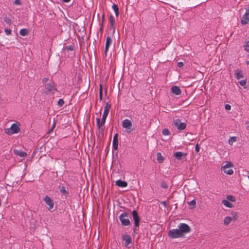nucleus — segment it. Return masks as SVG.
<instances>
[{"label":"nucleus","instance_id":"1","mask_svg":"<svg viewBox=\"0 0 249 249\" xmlns=\"http://www.w3.org/2000/svg\"><path fill=\"white\" fill-rule=\"evenodd\" d=\"M110 107L111 105L108 103H107L104 108V110L101 122L100 118H96V124L98 129H100L102 126L104 125L106 118L108 114Z\"/></svg>","mask_w":249,"mask_h":249},{"label":"nucleus","instance_id":"2","mask_svg":"<svg viewBox=\"0 0 249 249\" xmlns=\"http://www.w3.org/2000/svg\"><path fill=\"white\" fill-rule=\"evenodd\" d=\"M19 124L14 123L13 124L10 128L5 129V133L9 135H11L13 134L19 133L20 131L19 128Z\"/></svg>","mask_w":249,"mask_h":249},{"label":"nucleus","instance_id":"3","mask_svg":"<svg viewBox=\"0 0 249 249\" xmlns=\"http://www.w3.org/2000/svg\"><path fill=\"white\" fill-rule=\"evenodd\" d=\"M129 214L124 212L119 216V219L123 226H127L130 225V221L128 218Z\"/></svg>","mask_w":249,"mask_h":249},{"label":"nucleus","instance_id":"4","mask_svg":"<svg viewBox=\"0 0 249 249\" xmlns=\"http://www.w3.org/2000/svg\"><path fill=\"white\" fill-rule=\"evenodd\" d=\"M168 236L172 238H178L184 237V235L181 233L179 229H172L168 232Z\"/></svg>","mask_w":249,"mask_h":249},{"label":"nucleus","instance_id":"5","mask_svg":"<svg viewBox=\"0 0 249 249\" xmlns=\"http://www.w3.org/2000/svg\"><path fill=\"white\" fill-rule=\"evenodd\" d=\"M132 215L134 221L135 226V227L133 228V232L134 233H136L137 228L139 227L141 219L138 215L137 212L136 210H133L132 211Z\"/></svg>","mask_w":249,"mask_h":249},{"label":"nucleus","instance_id":"6","mask_svg":"<svg viewBox=\"0 0 249 249\" xmlns=\"http://www.w3.org/2000/svg\"><path fill=\"white\" fill-rule=\"evenodd\" d=\"M122 126L124 128L126 129V131L127 133H131V132L133 130L132 123L129 119H124L122 122Z\"/></svg>","mask_w":249,"mask_h":249},{"label":"nucleus","instance_id":"7","mask_svg":"<svg viewBox=\"0 0 249 249\" xmlns=\"http://www.w3.org/2000/svg\"><path fill=\"white\" fill-rule=\"evenodd\" d=\"M178 227L181 233L184 235V234L189 233L191 231V228L188 225L185 223H180Z\"/></svg>","mask_w":249,"mask_h":249},{"label":"nucleus","instance_id":"8","mask_svg":"<svg viewBox=\"0 0 249 249\" xmlns=\"http://www.w3.org/2000/svg\"><path fill=\"white\" fill-rule=\"evenodd\" d=\"M174 124L175 126L179 130H184L186 127V124L182 123L179 119L174 120Z\"/></svg>","mask_w":249,"mask_h":249},{"label":"nucleus","instance_id":"9","mask_svg":"<svg viewBox=\"0 0 249 249\" xmlns=\"http://www.w3.org/2000/svg\"><path fill=\"white\" fill-rule=\"evenodd\" d=\"M123 241L124 242V246L129 248L130 244L132 243V238L131 236L127 234H124L122 236Z\"/></svg>","mask_w":249,"mask_h":249},{"label":"nucleus","instance_id":"10","mask_svg":"<svg viewBox=\"0 0 249 249\" xmlns=\"http://www.w3.org/2000/svg\"><path fill=\"white\" fill-rule=\"evenodd\" d=\"M45 87L51 93H54L57 90V89L53 82L46 84Z\"/></svg>","mask_w":249,"mask_h":249},{"label":"nucleus","instance_id":"11","mask_svg":"<svg viewBox=\"0 0 249 249\" xmlns=\"http://www.w3.org/2000/svg\"><path fill=\"white\" fill-rule=\"evenodd\" d=\"M109 21L110 23L109 26V31L111 34H113L115 32V19L113 16L112 15H110L109 17Z\"/></svg>","mask_w":249,"mask_h":249},{"label":"nucleus","instance_id":"12","mask_svg":"<svg viewBox=\"0 0 249 249\" xmlns=\"http://www.w3.org/2000/svg\"><path fill=\"white\" fill-rule=\"evenodd\" d=\"M112 42V40L110 36H107L106 38L105 48V56H107V53L108 51L109 48L111 45Z\"/></svg>","mask_w":249,"mask_h":249},{"label":"nucleus","instance_id":"13","mask_svg":"<svg viewBox=\"0 0 249 249\" xmlns=\"http://www.w3.org/2000/svg\"><path fill=\"white\" fill-rule=\"evenodd\" d=\"M43 200L49 206L48 209L52 210L54 206L53 200L48 196H46L43 199Z\"/></svg>","mask_w":249,"mask_h":249},{"label":"nucleus","instance_id":"14","mask_svg":"<svg viewBox=\"0 0 249 249\" xmlns=\"http://www.w3.org/2000/svg\"><path fill=\"white\" fill-rule=\"evenodd\" d=\"M113 149L115 150H117L118 148V134L116 133L114 135L113 142H112Z\"/></svg>","mask_w":249,"mask_h":249},{"label":"nucleus","instance_id":"15","mask_svg":"<svg viewBox=\"0 0 249 249\" xmlns=\"http://www.w3.org/2000/svg\"><path fill=\"white\" fill-rule=\"evenodd\" d=\"M249 21V13L246 11V13L243 15L241 18V23L242 25H246L248 23Z\"/></svg>","mask_w":249,"mask_h":249},{"label":"nucleus","instance_id":"16","mask_svg":"<svg viewBox=\"0 0 249 249\" xmlns=\"http://www.w3.org/2000/svg\"><path fill=\"white\" fill-rule=\"evenodd\" d=\"M233 166L234 165L231 162L226 161L225 164L221 166V170H223V171H233L232 169H229L227 171H226V169L228 168L233 167Z\"/></svg>","mask_w":249,"mask_h":249},{"label":"nucleus","instance_id":"17","mask_svg":"<svg viewBox=\"0 0 249 249\" xmlns=\"http://www.w3.org/2000/svg\"><path fill=\"white\" fill-rule=\"evenodd\" d=\"M171 92L176 95H179L181 93V90L180 89L179 87L177 86H174L171 88Z\"/></svg>","mask_w":249,"mask_h":249},{"label":"nucleus","instance_id":"18","mask_svg":"<svg viewBox=\"0 0 249 249\" xmlns=\"http://www.w3.org/2000/svg\"><path fill=\"white\" fill-rule=\"evenodd\" d=\"M187 155V154L185 153H183L182 152L178 151L174 153V156L175 158L178 160H181L183 159V157L185 158L186 156Z\"/></svg>","mask_w":249,"mask_h":249},{"label":"nucleus","instance_id":"19","mask_svg":"<svg viewBox=\"0 0 249 249\" xmlns=\"http://www.w3.org/2000/svg\"><path fill=\"white\" fill-rule=\"evenodd\" d=\"M14 153L16 155L22 158L26 157L27 155V154L26 152L22 151L21 150H18V149H14Z\"/></svg>","mask_w":249,"mask_h":249},{"label":"nucleus","instance_id":"20","mask_svg":"<svg viewBox=\"0 0 249 249\" xmlns=\"http://www.w3.org/2000/svg\"><path fill=\"white\" fill-rule=\"evenodd\" d=\"M234 75V77L237 79H240L243 77L242 71L238 69L235 71Z\"/></svg>","mask_w":249,"mask_h":249},{"label":"nucleus","instance_id":"21","mask_svg":"<svg viewBox=\"0 0 249 249\" xmlns=\"http://www.w3.org/2000/svg\"><path fill=\"white\" fill-rule=\"evenodd\" d=\"M116 185L120 187H126L127 186V183L124 181L119 179L116 181Z\"/></svg>","mask_w":249,"mask_h":249},{"label":"nucleus","instance_id":"22","mask_svg":"<svg viewBox=\"0 0 249 249\" xmlns=\"http://www.w3.org/2000/svg\"><path fill=\"white\" fill-rule=\"evenodd\" d=\"M112 8L114 11L116 16L118 17L119 15V11L118 5L116 4H113L112 6Z\"/></svg>","mask_w":249,"mask_h":249},{"label":"nucleus","instance_id":"23","mask_svg":"<svg viewBox=\"0 0 249 249\" xmlns=\"http://www.w3.org/2000/svg\"><path fill=\"white\" fill-rule=\"evenodd\" d=\"M222 204H223L226 207L228 208H232L233 207V204H232L229 201L227 200H223L222 201Z\"/></svg>","mask_w":249,"mask_h":249},{"label":"nucleus","instance_id":"24","mask_svg":"<svg viewBox=\"0 0 249 249\" xmlns=\"http://www.w3.org/2000/svg\"><path fill=\"white\" fill-rule=\"evenodd\" d=\"M157 160L159 163H162L164 160V158L162 156L160 152H158L157 154Z\"/></svg>","mask_w":249,"mask_h":249},{"label":"nucleus","instance_id":"25","mask_svg":"<svg viewBox=\"0 0 249 249\" xmlns=\"http://www.w3.org/2000/svg\"><path fill=\"white\" fill-rule=\"evenodd\" d=\"M232 221L231 216H226L224 219V224L226 226L228 225Z\"/></svg>","mask_w":249,"mask_h":249},{"label":"nucleus","instance_id":"26","mask_svg":"<svg viewBox=\"0 0 249 249\" xmlns=\"http://www.w3.org/2000/svg\"><path fill=\"white\" fill-rule=\"evenodd\" d=\"M29 31L27 29L23 28L19 31V34L22 36H25L28 35Z\"/></svg>","mask_w":249,"mask_h":249},{"label":"nucleus","instance_id":"27","mask_svg":"<svg viewBox=\"0 0 249 249\" xmlns=\"http://www.w3.org/2000/svg\"><path fill=\"white\" fill-rule=\"evenodd\" d=\"M231 218L232 220L236 221L239 217V215L236 212H232L231 213Z\"/></svg>","mask_w":249,"mask_h":249},{"label":"nucleus","instance_id":"28","mask_svg":"<svg viewBox=\"0 0 249 249\" xmlns=\"http://www.w3.org/2000/svg\"><path fill=\"white\" fill-rule=\"evenodd\" d=\"M64 50H68L70 51H74V44L71 45L70 46H66L64 47L63 48Z\"/></svg>","mask_w":249,"mask_h":249},{"label":"nucleus","instance_id":"29","mask_svg":"<svg viewBox=\"0 0 249 249\" xmlns=\"http://www.w3.org/2000/svg\"><path fill=\"white\" fill-rule=\"evenodd\" d=\"M236 141H237L236 137H231L230 139L229 140L228 142L230 145H232L233 142H236Z\"/></svg>","mask_w":249,"mask_h":249},{"label":"nucleus","instance_id":"30","mask_svg":"<svg viewBox=\"0 0 249 249\" xmlns=\"http://www.w3.org/2000/svg\"><path fill=\"white\" fill-rule=\"evenodd\" d=\"M162 134L163 135L167 136L170 135V133L169 130L167 128H164L162 130Z\"/></svg>","mask_w":249,"mask_h":249},{"label":"nucleus","instance_id":"31","mask_svg":"<svg viewBox=\"0 0 249 249\" xmlns=\"http://www.w3.org/2000/svg\"><path fill=\"white\" fill-rule=\"evenodd\" d=\"M227 200L231 201L232 202H235L236 200L235 197L231 195H228L227 196Z\"/></svg>","mask_w":249,"mask_h":249},{"label":"nucleus","instance_id":"32","mask_svg":"<svg viewBox=\"0 0 249 249\" xmlns=\"http://www.w3.org/2000/svg\"><path fill=\"white\" fill-rule=\"evenodd\" d=\"M60 192L63 194L66 195L69 194L68 191L66 190L65 189V187L63 186L61 187Z\"/></svg>","mask_w":249,"mask_h":249},{"label":"nucleus","instance_id":"33","mask_svg":"<svg viewBox=\"0 0 249 249\" xmlns=\"http://www.w3.org/2000/svg\"><path fill=\"white\" fill-rule=\"evenodd\" d=\"M4 21L9 25H10L12 23L11 19L7 17H5L4 18Z\"/></svg>","mask_w":249,"mask_h":249},{"label":"nucleus","instance_id":"34","mask_svg":"<svg viewBox=\"0 0 249 249\" xmlns=\"http://www.w3.org/2000/svg\"><path fill=\"white\" fill-rule=\"evenodd\" d=\"M188 203L190 205L192 206L191 208V209H193L196 207V202L195 199H193V200L191 201Z\"/></svg>","mask_w":249,"mask_h":249},{"label":"nucleus","instance_id":"35","mask_svg":"<svg viewBox=\"0 0 249 249\" xmlns=\"http://www.w3.org/2000/svg\"><path fill=\"white\" fill-rule=\"evenodd\" d=\"M64 103L65 102L63 99H59L57 102V105L60 107H62L64 104Z\"/></svg>","mask_w":249,"mask_h":249},{"label":"nucleus","instance_id":"36","mask_svg":"<svg viewBox=\"0 0 249 249\" xmlns=\"http://www.w3.org/2000/svg\"><path fill=\"white\" fill-rule=\"evenodd\" d=\"M247 80L246 79L241 80L239 82L240 85L242 87H245L246 85Z\"/></svg>","mask_w":249,"mask_h":249},{"label":"nucleus","instance_id":"37","mask_svg":"<svg viewBox=\"0 0 249 249\" xmlns=\"http://www.w3.org/2000/svg\"><path fill=\"white\" fill-rule=\"evenodd\" d=\"M161 187L162 188L166 189L168 188V185L165 181H162L161 183Z\"/></svg>","mask_w":249,"mask_h":249},{"label":"nucleus","instance_id":"38","mask_svg":"<svg viewBox=\"0 0 249 249\" xmlns=\"http://www.w3.org/2000/svg\"><path fill=\"white\" fill-rule=\"evenodd\" d=\"M244 50L249 53V44H245L244 46Z\"/></svg>","mask_w":249,"mask_h":249},{"label":"nucleus","instance_id":"39","mask_svg":"<svg viewBox=\"0 0 249 249\" xmlns=\"http://www.w3.org/2000/svg\"><path fill=\"white\" fill-rule=\"evenodd\" d=\"M5 33L6 35L8 36L11 34V30L10 29H5Z\"/></svg>","mask_w":249,"mask_h":249},{"label":"nucleus","instance_id":"40","mask_svg":"<svg viewBox=\"0 0 249 249\" xmlns=\"http://www.w3.org/2000/svg\"><path fill=\"white\" fill-rule=\"evenodd\" d=\"M225 108L227 110H230L231 109V106L229 104H226L225 106Z\"/></svg>","mask_w":249,"mask_h":249},{"label":"nucleus","instance_id":"41","mask_svg":"<svg viewBox=\"0 0 249 249\" xmlns=\"http://www.w3.org/2000/svg\"><path fill=\"white\" fill-rule=\"evenodd\" d=\"M199 150H200V146H199V144L198 143H197L195 146V151L196 152H198L199 151Z\"/></svg>","mask_w":249,"mask_h":249},{"label":"nucleus","instance_id":"42","mask_svg":"<svg viewBox=\"0 0 249 249\" xmlns=\"http://www.w3.org/2000/svg\"><path fill=\"white\" fill-rule=\"evenodd\" d=\"M14 3L16 5H21V2L20 0H15L14 1Z\"/></svg>","mask_w":249,"mask_h":249},{"label":"nucleus","instance_id":"43","mask_svg":"<svg viewBox=\"0 0 249 249\" xmlns=\"http://www.w3.org/2000/svg\"><path fill=\"white\" fill-rule=\"evenodd\" d=\"M177 66L178 68H181L183 66V63L182 62H179L177 63Z\"/></svg>","mask_w":249,"mask_h":249},{"label":"nucleus","instance_id":"44","mask_svg":"<svg viewBox=\"0 0 249 249\" xmlns=\"http://www.w3.org/2000/svg\"><path fill=\"white\" fill-rule=\"evenodd\" d=\"M55 126V121H54V123H53L51 128L49 130V133H50L51 131H52L53 130V129H54Z\"/></svg>","mask_w":249,"mask_h":249},{"label":"nucleus","instance_id":"45","mask_svg":"<svg viewBox=\"0 0 249 249\" xmlns=\"http://www.w3.org/2000/svg\"><path fill=\"white\" fill-rule=\"evenodd\" d=\"M99 93H100L99 99H100V100L101 101L102 100V90L101 88H100Z\"/></svg>","mask_w":249,"mask_h":249},{"label":"nucleus","instance_id":"46","mask_svg":"<svg viewBox=\"0 0 249 249\" xmlns=\"http://www.w3.org/2000/svg\"><path fill=\"white\" fill-rule=\"evenodd\" d=\"M100 28L99 30V31L100 33H102L103 30V23H100Z\"/></svg>","mask_w":249,"mask_h":249},{"label":"nucleus","instance_id":"47","mask_svg":"<svg viewBox=\"0 0 249 249\" xmlns=\"http://www.w3.org/2000/svg\"><path fill=\"white\" fill-rule=\"evenodd\" d=\"M48 78L45 77L42 79V83H43L44 84H45L48 81Z\"/></svg>","mask_w":249,"mask_h":249},{"label":"nucleus","instance_id":"48","mask_svg":"<svg viewBox=\"0 0 249 249\" xmlns=\"http://www.w3.org/2000/svg\"><path fill=\"white\" fill-rule=\"evenodd\" d=\"M161 204H162L164 207H167L166 203L165 201H162L161 202Z\"/></svg>","mask_w":249,"mask_h":249},{"label":"nucleus","instance_id":"49","mask_svg":"<svg viewBox=\"0 0 249 249\" xmlns=\"http://www.w3.org/2000/svg\"><path fill=\"white\" fill-rule=\"evenodd\" d=\"M104 19H105V15L103 14L102 16V22L101 23H104Z\"/></svg>","mask_w":249,"mask_h":249},{"label":"nucleus","instance_id":"50","mask_svg":"<svg viewBox=\"0 0 249 249\" xmlns=\"http://www.w3.org/2000/svg\"><path fill=\"white\" fill-rule=\"evenodd\" d=\"M249 42V38L246 39V41H245V44H248V43Z\"/></svg>","mask_w":249,"mask_h":249},{"label":"nucleus","instance_id":"51","mask_svg":"<svg viewBox=\"0 0 249 249\" xmlns=\"http://www.w3.org/2000/svg\"><path fill=\"white\" fill-rule=\"evenodd\" d=\"M71 0H62V1L64 2H69Z\"/></svg>","mask_w":249,"mask_h":249},{"label":"nucleus","instance_id":"52","mask_svg":"<svg viewBox=\"0 0 249 249\" xmlns=\"http://www.w3.org/2000/svg\"><path fill=\"white\" fill-rule=\"evenodd\" d=\"M71 57H73L75 56V53L74 52L72 53H71Z\"/></svg>","mask_w":249,"mask_h":249},{"label":"nucleus","instance_id":"53","mask_svg":"<svg viewBox=\"0 0 249 249\" xmlns=\"http://www.w3.org/2000/svg\"><path fill=\"white\" fill-rule=\"evenodd\" d=\"M227 174L229 175H232L233 173V172H226Z\"/></svg>","mask_w":249,"mask_h":249},{"label":"nucleus","instance_id":"54","mask_svg":"<svg viewBox=\"0 0 249 249\" xmlns=\"http://www.w3.org/2000/svg\"><path fill=\"white\" fill-rule=\"evenodd\" d=\"M246 129H247V130H249V125H247V126H246Z\"/></svg>","mask_w":249,"mask_h":249},{"label":"nucleus","instance_id":"55","mask_svg":"<svg viewBox=\"0 0 249 249\" xmlns=\"http://www.w3.org/2000/svg\"><path fill=\"white\" fill-rule=\"evenodd\" d=\"M246 11L247 12H249V7L248 9H246Z\"/></svg>","mask_w":249,"mask_h":249},{"label":"nucleus","instance_id":"56","mask_svg":"<svg viewBox=\"0 0 249 249\" xmlns=\"http://www.w3.org/2000/svg\"><path fill=\"white\" fill-rule=\"evenodd\" d=\"M247 64L248 65H249V60L247 61Z\"/></svg>","mask_w":249,"mask_h":249},{"label":"nucleus","instance_id":"57","mask_svg":"<svg viewBox=\"0 0 249 249\" xmlns=\"http://www.w3.org/2000/svg\"><path fill=\"white\" fill-rule=\"evenodd\" d=\"M246 124H249V121H247V122H246Z\"/></svg>","mask_w":249,"mask_h":249},{"label":"nucleus","instance_id":"58","mask_svg":"<svg viewBox=\"0 0 249 249\" xmlns=\"http://www.w3.org/2000/svg\"><path fill=\"white\" fill-rule=\"evenodd\" d=\"M248 177H249V176Z\"/></svg>","mask_w":249,"mask_h":249}]
</instances>
